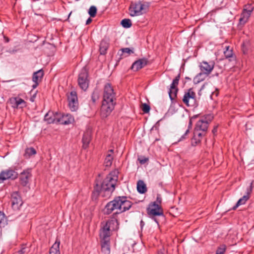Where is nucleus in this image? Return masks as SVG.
<instances>
[{
  "instance_id": "f257e3e1",
  "label": "nucleus",
  "mask_w": 254,
  "mask_h": 254,
  "mask_svg": "<svg viewBox=\"0 0 254 254\" xmlns=\"http://www.w3.org/2000/svg\"><path fill=\"white\" fill-rule=\"evenodd\" d=\"M118 176L116 172L110 173L103 182L96 180V185L93 192V197H97L99 195L103 197H109L115 190Z\"/></svg>"
},
{
  "instance_id": "f03ea898",
  "label": "nucleus",
  "mask_w": 254,
  "mask_h": 254,
  "mask_svg": "<svg viewBox=\"0 0 254 254\" xmlns=\"http://www.w3.org/2000/svg\"><path fill=\"white\" fill-rule=\"evenodd\" d=\"M115 93L109 83L104 86L103 101L101 108V116L102 118H106L114 109L115 105Z\"/></svg>"
},
{
  "instance_id": "7ed1b4c3",
  "label": "nucleus",
  "mask_w": 254,
  "mask_h": 254,
  "mask_svg": "<svg viewBox=\"0 0 254 254\" xmlns=\"http://www.w3.org/2000/svg\"><path fill=\"white\" fill-rule=\"evenodd\" d=\"M132 204V202L128 200L127 197L118 196L106 205L104 212L106 214H110L117 210L116 213L120 214L129 210Z\"/></svg>"
},
{
  "instance_id": "20e7f679",
  "label": "nucleus",
  "mask_w": 254,
  "mask_h": 254,
  "mask_svg": "<svg viewBox=\"0 0 254 254\" xmlns=\"http://www.w3.org/2000/svg\"><path fill=\"white\" fill-rule=\"evenodd\" d=\"M161 203V195L160 194H157L156 201L150 203L146 209L147 214L149 217L152 218L158 225L159 224V221L156 218V216H164Z\"/></svg>"
},
{
  "instance_id": "39448f33",
  "label": "nucleus",
  "mask_w": 254,
  "mask_h": 254,
  "mask_svg": "<svg viewBox=\"0 0 254 254\" xmlns=\"http://www.w3.org/2000/svg\"><path fill=\"white\" fill-rule=\"evenodd\" d=\"M118 221L116 219H109L105 224L102 223V227L100 232V237L101 241L110 240L111 231L114 230L117 225Z\"/></svg>"
},
{
  "instance_id": "423d86ee",
  "label": "nucleus",
  "mask_w": 254,
  "mask_h": 254,
  "mask_svg": "<svg viewBox=\"0 0 254 254\" xmlns=\"http://www.w3.org/2000/svg\"><path fill=\"white\" fill-rule=\"evenodd\" d=\"M212 116L211 115H207L201 119L199 120L195 125L196 130H201L205 132L207 130L209 124L212 120Z\"/></svg>"
},
{
  "instance_id": "0eeeda50",
  "label": "nucleus",
  "mask_w": 254,
  "mask_h": 254,
  "mask_svg": "<svg viewBox=\"0 0 254 254\" xmlns=\"http://www.w3.org/2000/svg\"><path fill=\"white\" fill-rule=\"evenodd\" d=\"M183 101L187 106L194 107L196 105V96L192 89L190 88L185 92Z\"/></svg>"
},
{
  "instance_id": "6e6552de",
  "label": "nucleus",
  "mask_w": 254,
  "mask_h": 254,
  "mask_svg": "<svg viewBox=\"0 0 254 254\" xmlns=\"http://www.w3.org/2000/svg\"><path fill=\"white\" fill-rule=\"evenodd\" d=\"M254 8V6L251 4H248L245 5L239 19L240 24L244 25L248 22Z\"/></svg>"
},
{
  "instance_id": "1a4fd4ad",
  "label": "nucleus",
  "mask_w": 254,
  "mask_h": 254,
  "mask_svg": "<svg viewBox=\"0 0 254 254\" xmlns=\"http://www.w3.org/2000/svg\"><path fill=\"white\" fill-rule=\"evenodd\" d=\"M88 76L87 71L85 68L82 69L78 75V85L84 91L88 88L89 85Z\"/></svg>"
},
{
  "instance_id": "9d476101",
  "label": "nucleus",
  "mask_w": 254,
  "mask_h": 254,
  "mask_svg": "<svg viewBox=\"0 0 254 254\" xmlns=\"http://www.w3.org/2000/svg\"><path fill=\"white\" fill-rule=\"evenodd\" d=\"M144 5L139 1L135 3H131L128 10L131 16H139L143 14Z\"/></svg>"
},
{
  "instance_id": "9b49d317",
  "label": "nucleus",
  "mask_w": 254,
  "mask_h": 254,
  "mask_svg": "<svg viewBox=\"0 0 254 254\" xmlns=\"http://www.w3.org/2000/svg\"><path fill=\"white\" fill-rule=\"evenodd\" d=\"M18 94L16 97H12L9 99L8 102L13 109H23L27 106L26 102L20 97Z\"/></svg>"
},
{
  "instance_id": "f8f14e48",
  "label": "nucleus",
  "mask_w": 254,
  "mask_h": 254,
  "mask_svg": "<svg viewBox=\"0 0 254 254\" xmlns=\"http://www.w3.org/2000/svg\"><path fill=\"white\" fill-rule=\"evenodd\" d=\"M180 78V74H179L173 80V82L170 85V88L169 91V95L171 101L174 100L177 97V94L178 91L177 86L179 84Z\"/></svg>"
},
{
  "instance_id": "ddd939ff",
  "label": "nucleus",
  "mask_w": 254,
  "mask_h": 254,
  "mask_svg": "<svg viewBox=\"0 0 254 254\" xmlns=\"http://www.w3.org/2000/svg\"><path fill=\"white\" fill-rule=\"evenodd\" d=\"M68 106L71 111H75L78 108L77 94L75 91H71L68 96Z\"/></svg>"
},
{
  "instance_id": "4468645a",
  "label": "nucleus",
  "mask_w": 254,
  "mask_h": 254,
  "mask_svg": "<svg viewBox=\"0 0 254 254\" xmlns=\"http://www.w3.org/2000/svg\"><path fill=\"white\" fill-rule=\"evenodd\" d=\"M57 124L62 125H69L73 123L74 119L70 114H62L58 113V114Z\"/></svg>"
},
{
  "instance_id": "2eb2a0df",
  "label": "nucleus",
  "mask_w": 254,
  "mask_h": 254,
  "mask_svg": "<svg viewBox=\"0 0 254 254\" xmlns=\"http://www.w3.org/2000/svg\"><path fill=\"white\" fill-rule=\"evenodd\" d=\"M199 67L201 72L208 75L214 68V63L213 62L208 63L206 61H202L200 63Z\"/></svg>"
},
{
  "instance_id": "dca6fc26",
  "label": "nucleus",
  "mask_w": 254,
  "mask_h": 254,
  "mask_svg": "<svg viewBox=\"0 0 254 254\" xmlns=\"http://www.w3.org/2000/svg\"><path fill=\"white\" fill-rule=\"evenodd\" d=\"M32 177L31 170L28 169L24 170L20 174V183L24 187L29 183V180Z\"/></svg>"
},
{
  "instance_id": "f3484780",
  "label": "nucleus",
  "mask_w": 254,
  "mask_h": 254,
  "mask_svg": "<svg viewBox=\"0 0 254 254\" xmlns=\"http://www.w3.org/2000/svg\"><path fill=\"white\" fill-rule=\"evenodd\" d=\"M253 183L254 181H253L251 183L250 187L248 188H247L246 191L247 195H244L241 198H240L238 201L236 205L234 206H233V210H235L239 206L245 204L246 202L249 199V195L251 193L253 190Z\"/></svg>"
},
{
  "instance_id": "a211bd4d",
  "label": "nucleus",
  "mask_w": 254,
  "mask_h": 254,
  "mask_svg": "<svg viewBox=\"0 0 254 254\" xmlns=\"http://www.w3.org/2000/svg\"><path fill=\"white\" fill-rule=\"evenodd\" d=\"M11 205L13 209H18L22 205V199L18 191L12 193L11 195Z\"/></svg>"
},
{
  "instance_id": "6ab92c4d",
  "label": "nucleus",
  "mask_w": 254,
  "mask_h": 254,
  "mask_svg": "<svg viewBox=\"0 0 254 254\" xmlns=\"http://www.w3.org/2000/svg\"><path fill=\"white\" fill-rule=\"evenodd\" d=\"M1 176L4 177V180H15L18 177V173L14 170L8 169L1 172Z\"/></svg>"
},
{
  "instance_id": "aec40b11",
  "label": "nucleus",
  "mask_w": 254,
  "mask_h": 254,
  "mask_svg": "<svg viewBox=\"0 0 254 254\" xmlns=\"http://www.w3.org/2000/svg\"><path fill=\"white\" fill-rule=\"evenodd\" d=\"M148 62L147 59L145 58L139 59L133 63L131 69L134 71H137L147 65Z\"/></svg>"
},
{
  "instance_id": "412c9836",
  "label": "nucleus",
  "mask_w": 254,
  "mask_h": 254,
  "mask_svg": "<svg viewBox=\"0 0 254 254\" xmlns=\"http://www.w3.org/2000/svg\"><path fill=\"white\" fill-rule=\"evenodd\" d=\"M58 113H54L52 112H48L44 117V119L49 124H57Z\"/></svg>"
},
{
  "instance_id": "4be33fe9",
  "label": "nucleus",
  "mask_w": 254,
  "mask_h": 254,
  "mask_svg": "<svg viewBox=\"0 0 254 254\" xmlns=\"http://www.w3.org/2000/svg\"><path fill=\"white\" fill-rule=\"evenodd\" d=\"M91 139V131L90 130H87L85 132L83 135L82 137V143L83 147L86 148L88 147L89 144Z\"/></svg>"
},
{
  "instance_id": "5701e85b",
  "label": "nucleus",
  "mask_w": 254,
  "mask_h": 254,
  "mask_svg": "<svg viewBox=\"0 0 254 254\" xmlns=\"http://www.w3.org/2000/svg\"><path fill=\"white\" fill-rule=\"evenodd\" d=\"M224 55L226 59H229V61H235L236 57L233 54V50L230 48V46H226L224 51Z\"/></svg>"
},
{
  "instance_id": "b1692460",
  "label": "nucleus",
  "mask_w": 254,
  "mask_h": 254,
  "mask_svg": "<svg viewBox=\"0 0 254 254\" xmlns=\"http://www.w3.org/2000/svg\"><path fill=\"white\" fill-rule=\"evenodd\" d=\"M101 251L103 254H110V240L101 241Z\"/></svg>"
},
{
  "instance_id": "393cba45",
  "label": "nucleus",
  "mask_w": 254,
  "mask_h": 254,
  "mask_svg": "<svg viewBox=\"0 0 254 254\" xmlns=\"http://www.w3.org/2000/svg\"><path fill=\"white\" fill-rule=\"evenodd\" d=\"M109 46V41L106 39H103L100 45V53L101 55H105Z\"/></svg>"
},
{
  "instance_id": "a878e982",
  "label": "nucleus",
  "mask_w": 254,
  "mask_h": 254,
  "mask_svg": "<svg viewBox=\"0 0 254 254\" xmlns=\"http://www.w3.org/2000/svg\"><path fill=\"white\" fill-rule=\"evenodd\" d=\"M44 76V71L42 69H40L35 72L33 74L32 80L33 82H40Z\"/></svg>"
},
{
  "instance_id": "bb28decb",
  "label": "nucleus",
  "mask_w": 254,
  "mask_h": 254,
  "mask_svg": "<svg viewBox=\"0 0 254 254\" xmlns=\"http://www.w3.org/2000/svg\"><path fill=\"white\" fill-rule=\"evenodd\" d=\"M60 241L58 240H56L55 243L52 246L50 250V253H52V254H60Z\"/></svg>"
},
{
  "instance_id": "cd10ccee",
  "label": "nucleus",
  "mask_w": 254,
  "mask_h": 254,
  "mask_svg": "<svg viewBox=\"0 0 254 254\" xmlns=\"http://www.w3.org/2000/svg\"><path fill=\"white\" fill-rule=\"evenodd\" d=\"M137 190L140 193H144L147 191L146 185L142 181L139 180L138 181L137 184Z\"/></svg>"
},
{
  "instance_id": "c85d7f7f",
  "label": "nucleus",
  "mask_w": 254,
  "mask_h": 254,
  "mask_svg": "<svg viewBox=\"0 0 254 254\" xmlns=\"http://www.w3.org/2000/svg\"><path fill=\"white\" fill-rule=\"evenodd\" d=\"M7 224V219L5 214L0 211V227H4Z\"/></svg>"
},
{
  "instance_id": "c756f323",
  "label": "nucleus",
  "mask_w": 254,
  "mask_h": 254,
  "mask_svg": "<svg viewBox=\"0 0 254 254\" xmlns=\"http://www.w3.org/2000/svg\"><path fill=\"white\" fill-rule=\"evenodd\" d=\"M207 76L208 75L201 72L194 78V82L196 84L198 83L203 81Z\"/></svg>"
},
{
  "instance_id": "7c9ffc66",
  "label": "nucleus",
  "mask_w": 254,
  "mask_h": 254,
  "mask_svg": "<svg viewBox=\"0 0 254 254\" xmlns=\"http://www.w3.org/2000/svg\"><path fill=\"white\" fill-rule=\"evenodd\" d=\"M36 153V151L33 147L27 148L25 150L24 156L25 158H29L31 155H35Z\"/></svg>"
},
{
  "instance_id": "2f4dec72",
  "label": "nucleus",
  "mask_w": 254,
  "mask_h": 254,
  "mask_svg": "<svg viewBox=\"0 0 254 254\" xmlns=\"http://www.w3.org/2000/svg\"><path fill=\"white\" fill-rule=\"evenodd\" d=\"M121 24L122 26L126 28H129L131 26V21L129 19H124L121 21Z\"/></svg>"
},
{
  "instance_id": "473e14b6",
  "label": "nucleus",
  "mask_w": 254,
  "mask_h": 254,
  "mask_svg": "<svg viewBox=\"0 0 254 254\" xmlns=\"http://www.w3.org/2000/svg\"><path fill=\"white\" fill-rule=\"evenodd\" d=\"M113 159V157L111 154H108L105 159V164L106 167L111 166L112 164V161Z\"/></svg>"
},
{
  "instance_id": "72a5a7b5",
  "label": "nucleus",
  "mask_w": 254,
  "mask_h": 254,
  "mask_svg": "<svg viewBox=\"0 0 254 254\" xmlns=\"http://www.w3.org/2000/svg\"><path fill=\"white\" fill-rule=\"evenodd\" d=\"M121 51H122V55L123 56L124 55H125V57L128 56L131 54L133 53V51L130 50L128 48L122 49Z\"/></svg>"
},
{
  "instance_id": "f704fd0d",
  "label": "nucleus",
  "mask_w": 254,
  "mask_h": 254,
  "mask_svg": "<svg viewBox=\"0 0 254 254\" xmlns=\"http://www.w3.org/2000/svg\"><path fill=\"white\" fill-rule=\"evenodd\" d=\"M97 13V8L95 6H91L88 10V13L92 17H94Z\"/></svg>"
},
{
  "instance_id": "c9c22d12",
  "label": "nucleus",
  "mask_w": 254,
  "mask_h": 254,
  "mask_svg": "<svg viewBox=\"0 0 254 254\" xmlns=\"http://www.w3.org/2000/svg\"><path fill=\"white\" fill-rule=\"evenodd\" d=\"M99 94L98 91L94 90L91 95V100L93 103H95L96 101L99 99Z\"/></svg>"
},
{
  "instance_id": "e433bc0d",
  "label": "nucleus",
  "mask_w": 254,
  "mask_h": 254,
  "mask_svg": "<svg viewBox=\"0 0 254 254\" xmlns=\"http://www.w3.org/2000/svg\"><path fill=\"white\" fill-rule=\"evenodd\" d=\"M200 138H198L196 135H193V137L191 139V143L192 146H196L200 142Z\"/></svg>"
},
{
  "instance_id": "4c0bfd02",
  "label": "nucleus",
  "mask_w": 254,
  "mask_h": 254,
  "mask_svg": "<svg viewBox=\"0 0 254 254\" xmlns=\"http://www.w3.org/2000/svg\"><path fill=\"white\" fill-rule=\"evenodd\" d=\"M226 249V247L225 245H223L220 246L219 248H218L216 254H224Z\"/></svg>"
},
{
  "instance_id": "58836bf2",
  "label": "nucleus",
  "mask_w": 254,
  "mask_h": 254,
  "mask_svg": "<svg viewBox=\"0 0 254 254\" xmlns=\"http://www.w3.org/2000/svg\"><path fill=\"white\" fill-rule=\"evenodd\" d=\"M141 109L144 113H148L150 110V106L146 103L142 104Z\"/></svg>"
},
{
  "instance_id": "ea45409f",
  "label": "nucleus",
  "mask_w": 254,
  "mask_h": 254,
  "mask_svg": "<svg viewBox=\"0 0 254 254\" xmlns=\"http://www.w3.org/2000/svg\"><path fill=\"white\" fill-rule=\"evenodd\" d=\"M190 132V129L189 128H188L185 133L181 136V137L179 139V140H178V142H180V141H183L185 139H186L188 137V134Z\"/></svg>"
},
{
  "instance_id": "a19ab883",
  "label": "nucleus",
  "mask_w": 254,
  "mask_h": 254,
  "mask_svg": "<svg viewBox=\"0 0 254 254\" xmlns=\"http://www.w3.org/2000/svg\"><path fill=\"white\" fill-rule=\"evenodd\" d=\"M200 130H196L195 129L194 135H196V136L198 137V138H200V140L202 139V136L204 135V134L203 133L199 132Z\"/></svg>"
},
{
  "instance_id": "79ce46f5",
  "label": "nucleus",
  "mask_w": 254,
  "mask_h": 254,
  "mask_svg": "<svg viewBox=\"0 0 254 254\" xmlns=\"http://www.w3.org/2000/svg\"><path fill=\"white\" fill-rule=\"evenodd\" d=\"M138 160L140 164H143L145 163L148 160V158H144L142 159L139 158Z\"/></svg>"
},
{
  "instance_id": "37998d69",
  "label": "nucleus",
  "mask_w": 254,
  "mask_h": 254,
  "mask_svg": "<svg viewBox=\"0 0 254 254\" xmlns=\"http://www.w3.org/2000/svg\"><path fill=\"white\" fill-rule=\"evenodd\" d=\"M242 50H243V53L244 54H246L247 53V50L246 49V48H245V46L244 43H243V44L242 45Z\"/></svg>"
},
{
  "instance_id": "c03bdc74",
  "label": "nucleus",
  "mask_w": 254,
  "mask_h": 254,
  "mask_svg": "<svg viewBox=\"0 0 254 254\" xmlns=\"http://www.w3.org/2000/svg\"><path fill=\"white\" fill-rule=\"evenodd\" d=\"M25 252V248H22L20 250L18 251V254H23Z\"/></svg>"
},
{
  "instance_id": "a18cd8bd",
  "label": "nucleus",
  "mask_w": 254,
  "mask_h": 254,
  "mask_svg": "<svg viewBox=\"0 0 254 254\" xmlns=\"http://www.w3.org/2000/svg\"><path fill=\"white\" fill-rule=\"evenodd\" d=\"M217 127H218L217 126H215L214 127L213 129H212V133L214 134H215L217 132Z\"/></svg>"
},
{
  "instance_id": "49530a36",
  "label": "nucleus",
  "mask_w": 254,
  "mask_h": 254,
  "mask_svg": "<svg viewBox=\"0 0 254 254\" xmlns=\"http://www.w3.org/2000/svg\"><path fill=\"white\" fill-rule=\"evenodd\" d=\"M5 181L4 177L3 178V176H1V173H0V184L3 182Z\"/></svg>"
},
{
  "instance_id": "de8ad7c7",
  "label": "nucleus",
  "mask_w": 254,
  "mask_h": 254,
  "mask_svg": "<svg viewBox=\"0 0 254 254\" xmlns=\"http://www.w3.org/2000/svg\"><path fill=\"white\" fill-rule=\"evenodd\" d=\"M36 93H35L30 99V101L33 102L35 100V98L36 97Z\"/></svg>"
},
{
  "instance_id": "09e8293b",
  "label": "nucleus",
  "mask_w": 254,
  "mask_h": 254,
  "mask_svg": "<svg viewBox=\"0 0 254 254\" xmlns=\"http://www.w3.org/2000/svg\"><path fill=\"white\" fill-rule=\"evenodd\" d=\"M34 82V83L32 85V87H33V88L34 89V88H36L38 86V85H39V82Z\"/></svg>"
},
{
  "instance_id": "8fccbe9b",
  "label": "nucleus",
  "mask_w": 254,
  "mask_h": 254,
  "mask_svg": "<svg viewBox=\"0 0 254 254\" xmlns=\"http://www.w3.org/2000/svg\"><path fill=\"white\" fill-rule=\"evenodd\" d=\"M92 21V19L91 18H88V19L86 20V25H88L89 24V23H90Z\"/></svg>"
},
{
  "instance_id": "3c124183",
  "label": "nucleus",
  "mask_w": 254,
  "mask_h": 254,
  "mask_svg": "<svg viewBox=\"0 0 254 254\" xmlns=\"http://www.w3.org/2000/svg\"><path fill=\"white\" fill-rule=\"evenodd\" d=\"M4 39L5 42L6 43H8L9 41L8 38H7L6 37L4 36Z\"/></svg>"
},
{
  "instance_id": "603ef678",
  "label": "nucleus",
  "mask_w": 254,
  "mask_h": 254,
  "mask_svg": "<svg viewBox=\"0 0 254 254\" xmlns=\"http://www.w3.org/2000/svg\"><path fill=\"white\" fill-rule=\"evenodd\" d=\"M191 125H192V122H191V120H190V122H189V128H188L190 129V128L191 127Z\"/></svg>"
},
{
  "instance_id": "864d4df0",
  "label": "nucleus",
  "mask_w": 254,
  "mask_h": 254,
  "mask_svg": "<svg viewBox=\"0 0 254 254\" xmlns=\"http://www.w3.org/2000/svg\"><path fill=\"white\" fill-rule=\"evenodd\" d=\"M157 254H163V253L161 251H159Z\"/></svg>"
},
{
  "instance_id": "5fc2aeb1",
  "label": "nucleus",
  "mask_w": 254,
  "mask_h": 254,
  "mask_svg": "<svg viewBox=\"0 0 254 254\" xmlns=\"http://www.w3.org/2000/svg\"><path fill=\"white\" fill-rule=\"evenodd\" d=\"M109 152H111V153H113V149H111L109 151Z\"/></svg>"
},
{
  "instance_id": "6e6d98bb",
  "label": "nucleus",
  "mask_w": 254,
  "mask_h": 254,
  "mask_svg": "<svg viewBox=\"0 0 254 254\" xmlns=\"http://www.w3.org/2000/svg\"><path fill=\"white\" fill-rule=\"evenodd\" d=\"M71 12L69 13V15H68V17L70 16V15H71Z\"/></svg>"
}]
</instances>
